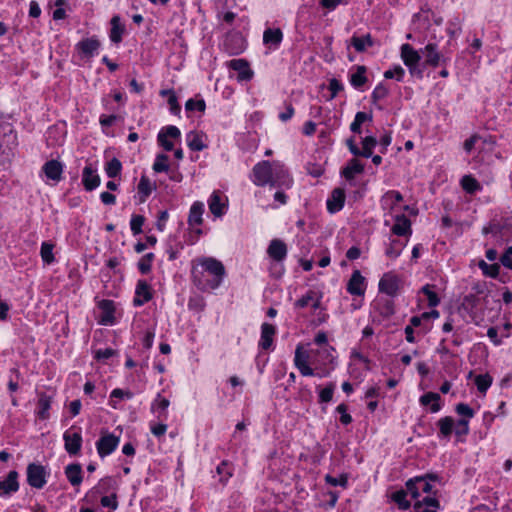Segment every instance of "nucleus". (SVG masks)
Here are the masks:
<instances>
[{
	"mask_svg": "<svg viewBox=\"0 0 512 512\" xmlns=\"http://www.w3.org/2000/svg\"><path fill=\"white\" fill-rule=\"evenodd\" d=\"M335 349L325 345L317 349H308L298 344L294 354V365L305 377H326L335 367Z\"/></svg>",
	"mask_w": 512,
	"mask_h": 512,
	"instance_id": "obj_1",
	"label": "nucleus"
},
{
	"mask_svg": "<svg viewBox=\"0 0 512 512\" xmlns=\"http://www.w3.org/2000/svg\"><path fill=\"white\" fill-rule=\"evenodd\" d=\"M226 275L221 261L213 257H200L192 261L191 276L194 284L203 291L217 289Z\"/></svg>",
	"mask_w": 512,
	"mask_h": 512,
	"instance_id": "obj_2",
	"label": "nucleus"
},
{
	"mask_svg": "<svg viewBox=\"0 0 512 512\" xmlns=\"http://www.w3.org/2000/svg\"><path fill=\"white\" fill-rule=\"evenodd\" d=\"M250 180L256 186H266L275 188H290L293 184V179L285 167L280 161H260L254 165Z\"/></svg>",
	"mask_w": 512,
	"mask_h": 512,
	"instance_id": "obj_3",
	"label": "nucleus"
},
{
	"mask_svg": "<svg viewBox=\"0 0 512 512\" xmlns=\"http://www.w3.org/2000/svg\"><path fill=\"white\" fill-rule=\"evenodd\" d=\"M380 205L386 217L402 214L409 210V206L403 203V196L399 191L389 190L380 199Z\"/></svg>",
	"mask_w": 512,
	"mask_h": 512,
	"instance_id": "obj_4",
	"label": "nucleus"
},
{
	"mask_svg": "<svg viewBox=\"0 0 512 512\" xmlns=\"http://www.w3.org/2000/svg\"><path fill=\"white\" fill-rule=\"evenodd\" d=\"M434 480H436V476L432 474L417 476L409 479L405 486L411 497L418 501L424 494L426 496H431L433 487L430 481Z\"/></svg>",
	"mask_w": 512,
	"mask_h": 512,
	"instance_id": "obj_5",
	"label": "nucleus"
},
{
	"mask_svg": "<svg viewBox=\"0 0 512 512\" xmlns=\"http://www.w3.org/2000/svg\"><path fill=\"white\" fill-rule=\"evenodd\" d=\"M16 145L17 136L12 129L8 131L0 130V167H5L11 163Z\"/></svg>",
	"mask_w": 512,
	"mask_h": 512,
	"instance_id": "obj_6",
	"label": "nucleus"
},
{
	"mask_svg": "<svg viewBox=\"0 0 512 512\" xmlns=\"http://www.w3.org/2000/svg\"><path fill=\"white\" fill-rule=\"evenodd\" d=\"M64 447L69 455L79 454L82 447L81 427L72 425L63 433Z\"/></svg>",
	"mask_w": 512,
	"mask_h": 512,
	"instance_id": "obj_7",
	"label": "nucleus"
},
{
	"mask_svg": "<svg viewBox=\"0 0 512 512\" xmlns=\"http://www.w3.org/2000/svg\"><path fill=\"white\" fill-rule=\"evenodd\" d=\"M391 220L393 223L391 224L390 219L386 218L384 221V224L386 226H390L392 234L399 236V237H406L407 239L412 234V227H411V221L405 216L404 213L402 214H395L393 217H391Z\"/></svg>",
	"mask_w": 512,
	"mask_h": 512,
	"instance_id": "obj_8",
	"label": "nucleus"
},
{
	"mask_svg": "<svg viewBox=\"0 0 512 512\" xmlns=\"http://www.w3.org/2000/svg\"><path fill=\"white\" fill-rule=\"evenodd\" d=\"M180 139L181 132L179 128L174 125L163 127L157 135V142L165 151H172L175 142L180 141Z\"/></svg>",
	"mask_w": 512,
	"mask_h": 512,
	"instance_id": "obj_9",
	"label": "nucleus"
},
{
	"mask_svg": "<svg viewBox=\"0 0 512 512\" xmlns=\"http://www.w3.org/2000/svg\"><path fill=\"white\" fill-rule=\"evenodd\" d=\"M97 309L99 315L97 322L104 326H112L116 323V305L114 301L108 299H102L97 302Z\"/></svg>",
	"mask_w": 512,
	"mask_h": 512,
	"instance_id": "obj_10",
	"label": "nucleus"
},
{
	"mask_svg": "<svg viewBox=\"0 0 512 512\" xmlns=\"http://www.w3.org/2000/svg\"><path fill=\"white\" fill-rule=\"evenodd\" d=\"M27 482L36 489H42L47 483L48 472L40 464L31 463L27 466Z\"/></svg>",
	"mask_w": 512,
	"mask_h": 512,
	"instance_id": "obj_11",
	"label": "nucleus"
},
{
	"mask_svg": "<svg viewBox=\"0 0 512 512\" xmlns=\"http://www.w3.org/2000/svg\"><path fill=\"white\" fill-rule=\"evenodd\" d=\"M120 439L109 432H102L99 440L96 442L98 455L104 458L110 455L119 445Z\"/></svg>",
	"mask_w": 512,
	"mask_h": 512,
	"instance_id": "obj_12",
	"label": "nucleus"
},
{
	"mask_svg": "<svg viewBox=\"0 0 512 512\" xmlns=\"http://www.w3.org/2000/svg\"><path fill=\"white\" fill-rule=\"evenodd\" d=\"M208 207L215 217L223 216L228 209L227 196L219 190L213 191L208 199Z\"/></svg>",
	"mask_w": 512,
	"mask_h": 512,
	"instance_id": "obj_13",
	"label": "nucleus"
},
{
	"mask_svg": "<svg viewBox=\"0 0 512 512\" xmlns=\"http://www.w3.org/2000/svg\"><path fill=\"white\" fill-rule=\"evenodd\" d=\"M400 287V278L393 272L385 273L379 281V291L395 296Z\"/></svg>",
	"mask_w": 512,
	"mask_h": 512,
	"instance_id": "obj_14",
	"label": "nucleus"
},
{
	"mask_svg": "<svg viewBox=\"0 0 512 512\" xmlns=\"http://www.w3.org/2000/svg\"><path fill=\"white\" fill-rule=\"evenodd\" d=\"M400 57L403 63L409 68L410 73L413 74L421 59L419 52L410 44L405 43L400 47Z\"/></svg>",
	"mask_w": 512,
	"mask_h": 512,
	"instance_id": "obj_15",
	"label": "nucleus"
},
{
	"mask_svg": "<svg viewBox=\"0 0 512 512\" xmlns=\"http://www.w3.org/2000/svg\"><path fill=\"white\" fill-rule=\"evenodd\" d=\"M48 181L58 183L62 179L64 165L58 160L47 161L41 169Z\"/></svg>",
	"mask_w": 512,
	"mask_h": 512,
	"instance_id": "obj_16",
	"label": "nucleus"
},
{
	"mask_svg": "<svg viewBox=\"0 0 512 512\" xmlns=\"http://www.w3.org/2000/svg\"><path fill=\"white\" fill-rule=\"evenodd\" d=\"M366 287V279L359 270H354L347 283V292L352 296H363Z\"/></svg>",
	"mask_w": 512,
	"mask_h": 512,
	"instance_id": "obj_17",
	"label": "nucleus"
},
{
	"mask_svg": "<svg viewBox=\"0 0 512 512\" xmlns=\"http://www.w3.org/2000/svg\"><path fill=\"white\" fill-rule=\"evenodd\" d=\"M19 474L16 471H10L4 478H0V496L7 497L19 490Z\"/></svg>",
	"mask_w": 512,
	"mask_h": 512,
	"instance_id": "obj_18",
	"label": "nucleus"
},
{
	"mask_svg": "<svg viewBox=\"0 0 512 512\" xmlns=\"http://www.w3.org/2000/svg\"><path fill=\"white\" fill-rule=\"evenodd\" d=\"M227 66L230 69L238 72L237 80L240 82L249 81L252 79V77L254 75L253 71L251 70V68L249 66V63L245 59L230 60L227 63Z\"/></svg>",
	"mask_w": 512,
	"mask_h": 512,
	"instance_id": "obj_19",
	"label": "nucleus"
},
{
	"mask_svg": "<svg viewBox=\"0 0 512 512\" xmlns=\"http://www.w3.org/2000/svg\"><path fill=\"white\" fill-rule=\"evenodd\" d=\"M204 213V204L200 201L194 202L189 211L188 215V224L191 228L195 229L198 234H201L202 231L199 228L203 223L202 215Z\"/></svg>",
	"mask_w": 512,
	"mask_h": 512,
	"instance_id": "obj_20",
	"label": "nucleus"
},
{
	"mask_svg": "<svg viewBox=\"0 0 512 512\" xmlns=\"http://www.w3.org/2000/svg\"><path fill=\"white\" fill-rule=\"evenodd\" d=\"M100 41L95 37L85 38L79 41L75 48L83 57L91 58L97 54Z\"/></svg>",
	"mask_w": 512,
	"mask_h": 512,
	"instance_id": "obj_21",
	"label": "nucleus"
},
{
	"mask_svg": "<svg viewBox=\"0 0 512 512\" xmlns=\"http://www.w3.org/2000/svg\"><path fill=\"white\" fill-rule=\"evenodd\" d=\"M151 298V286L145 280H139L136 285L135 297L133 299L134 306L140 307L150 301Z\"/></svg>",
	"mask_w": 512,
	"mask_h": 512,
	"instance_id": "obj_22",
	"label": "nucleus"
},
{
	"mask_svg": "<svg viewBox=\"0 0 512 512\" xmlns=\"http://www.w3.org/2000/svg\"><path fill=\"white\" fill-rule=\"evenodd\" d=\"M364 172V165L357 158H352L341 170V176L346 181L352 183L356 176L361 175Z\"/></svg>",
	"mask_w": 512,
	"mask_h": 512,
	"instance_id": "obj_23",
	"label": "nucleus"
},
{
	"mask_svg": "<svg viewBox=\"0 0 512 512\" xmlns=\"http://www.w3.org/2000/svg\"><path fill=\"white\" fill-rule=\"evenodd\" d=\"M276 331V327L272 324L265 322L261 325V335L258 343L260 349L269 350L272 348Z\"/></svg>",
	"mask_w": 512,
	"mask_h": 512,
	"instance_id": "obj_24",
	"label": "nucleus"
},
{
	"mask_svg": "<svg viewBox=\"0 0 512 512\" xmlns=\"http://www.w3.org/2000/svg\"><path fill=\"white\" fill-rule=\"evenodd\" d=\"M82 183L87 191H92L100 185V177L97 173V169L92 165L84 167L82 172Z\"/></svg>",
	"mask_w": 512,
	"mask_h": 512,
	"instance_id": "obj_25",
	"label": "nucleus"
},
{
	"mask_svg": "<svg viewBox=\"0 0 512 512\" xmlns=\"http://www.w3.org/2000/svg\"><path fill=\"white\" fill-rule=\"evenodd\" d=\"M188 147L193 151H202L207 148V136L201 131H190L186 134Z\"/></svg>",
	"mask_w": 512,
	"mask_h": 512,
	"instance_id": "obj_26",
	"label": "nucleus"
},
{
	"mask_svg": "<svg viewBox=\"0 0 512 512\" xmlns=\"http://www.w3.org/2000/svg\"><path fill=\"white\" fill-rule=\"evenodd\" d=\"M282 40L283 33L279 28H267L263 33V43L269 49H278Z\"/></svg>",
	"mask_w": 512,
	"mask_h": 512,
	"instance_id": "obj_27",
	"label": "nucleus"
},
{
	"mask_svg": "<svg viewBox=\"0 0 512 512\" xmlns=\"http://www.w3.org/2000/svg\"><path fill=\"white\" fill-rule=\"evenodd\" d=\"M269 257L277 262L283 261L287 256V246L280 239H273L267 249Z\"/></svg>",
	"mask_w": 512,
	"mask_h": 512,
	"instance_id": "obj_28",
	"label": "nucleus"
},
{
	"mask_svg": "<svg viewBox=\"0 0 512 512\" xmlns=\"http://www.w3.org/2000/svg\"><path fill=\"white\" fill-rule=\"evenodd\" d=\"M345 203V191L342 188H336L327 199V209L330 213L340 211Z\"/></svg>",
	"mask_w": 512,
	"mask_h": 512,
	"instance_id": "obj_29",
	"label": "nucleus"
},
{
	"mask_svg": "<svg viewBox=\"0 0 512 512\" xmlns=\"http://www.w3.org/2000/svg\"><path fill=\"white\" fill-rule=\"evenodd\" d=\"M51 403V396L45 393H40L38 395L37 408L35 411L37 418L41 420H47L50 417L49 410L51 407Z\"/></svg>",
	"mask_w": 512,
	"mask_h": 512,
	"instance_id": "obj_30",
	"label": "nucleus"
},
{
	"mask_svg": "<svg viewBox=\"0 0 512 512\" xmlns=\"http://www.w3.org/2000/svg\"><path fill=\"white\" fill-rule=\"evenodd\" d=\"M419 402L422 406H428L431 413H437L441 410V397L438 393L427 392L423 394Z\"/></svg>",
	"mask_w": 512,
	"mask_h": 512,
	"instance_id": "obj_31",
	"label": "nucleus"
},
{
	"mask_svg": "<svg viewBox=\"0 0 512 512\" xmlns=\"http://www.w3.org/2000/svg\"><path fill=\"white\" fill-rule=\"evenodd\" d=\"M65 475L69 483L74 487H79L83 481V471L80 464H69L65 467Z\"/></svg>",
	"mask_w": 512,
	"mask_h": 512,
	"instance_id": "obj_32",
	"label": "nucleus"
},
{
	"mask_svg": "<svg viewBox=\"0 0 512 512\" xmlns=\"http://www.w3.org/2000/svg\"><path fill=\"white\" fill-rule=\"evenodd\" d=\"M170 405V401L163 397L161 394H157L156 398L151 404V411L157 414L158 419L166 420L168 413L167 409Z\"/></svg>",
	"mask_w": 512,
	"mask_h": 512,
	"instance_id": "obj_33",
	"label": "nucleus"
},
{
	"mask_svg": "<svg viewBox=\"0 0 512 512\" xmlns=\"http://www.w3.org/2000/svg\"><path fill=\"white\" fill-rule=\"evenodd\" d=\"M155 189V183H153L147 176H141L137 186L139 202L144 203Z\"/></svg>",
	"mask_w": 512,
	"mask_h": 512,
	"instance_id": "obj_34",
	"label": "nucleus"
},
{
	"mask_svg": "<svg viewBox=\"0 0 512 512\" xmlns=\"http://www.w3.org/2000/svg\"><path fill=\"white\" fill-rule=\"evenodd\" d=\"M111 29L109 32V38L113 43H120L122 41L123 34L125 32V25L122 24L121 18L115 15L110 21Z\"/></svg>",
	"mask_w": 512,
	"mask_h": 512,
	"instance_id": "obj_35",
	"label": "nucleus"
},
{
	"mask_svg": "<svg viewBox=\"0 0 512 512\" xmlns=\"http://www.w3.org/2000/svg\"><path fill=\"white\" fill-rule=\"evenodd\" d=\"M425 56V63L432 67H437L441 60V54L438 51V47L435 43L427 44L422 50Z\"/></svg>",
	"mask_w": 512,
	"mask_h": 512,
	"instance_id": "obj_36",
	"label": "nucleus"
},
{
	"mask_svg": "<svg viewBox=\"0 0 512 512\" xmlns=\"http://www.w3.org/2000/svg\"><path fill=\"white\" fill-rule=\"evenodd\" d=\"M439 501L433 496H424L414 504V509L421 512H437Z\"/></svg>",
	"mask_w": 512,
	"mask_h": 512,
	"instance_id": "obj_37",
	"label": "nucleus"
},
{
	"mask_svg": "<svg viewBox=\"0 0 512 512\" xmlns=\"http://www.w3.org/2000/svg\"><path fill=\"white\" fill-rule=\"evenodd\" d=\"M408 243V239L405 241L392 239L390 240L389 246L386 248L385 254L388 258L395 260L398 258Z\"/></svg>",
	"mask_w": 512,
	"mask_h": 512,
	"instance_id": "obj_38",
	"label": "nucleus"
},
{
	"mask_svg": "<svg viewBox=\"0 0 512 512\" xmlns=\"http://www.w3.org/2000/svg\"><path fill=\"white\" fill-rule=\"evenodd\" d=\"M320 304L319 297L317 296L316 292L314 291H308L304 296H302L300 299H298L295 302V306L298 308H305V307H312L314 309L318 308Z\"/></svg>",
	"mask_w": 512,
	"mask_h": 512,
	"instance_id": "obj_39",
	"label": "nucleus"
},
{
	"mask_svg": "<svg viewBox=\"0 0 512 512\" xmlns=\"http://www.w3.org/2000/svg\"><path fill=\"white\" fill-rule=\"evenodd\" d=\"M350 42L357 52H364L374 44L370 34H366L364 36L353 35Z\"/></svg>",
	"mask_w": 512,
	"mask_h": 512,
	"instance_id": "obj_40",
	"label": "nucleus"
},
{
	"mask_svg": "<svg viewBox=\"0 0 512 512\" xmlns=\"http://www.w3.org/2000/svg\"><path fill=\"white\" fill-rule=\"evenodd\" d=\"M367 82L366 67L357 66L355 71L350 74V84L358 89L361 88Z\"/></svg>",
	"mask_w": 512,
	"mask_h": 512,
	"instance_id": "obj_41",
	"label": "nucleus"
},
{
	"mask_svg": "<svg viewBox=\"0 0 512 512\" xmlns=\"http://www.w3.org/2000/svg\"><path fill=\"white\" fill-rule=\"evenodd\" d=\"M439 436L449 438L454 429V419L450 416L442 417L438 420Z\"/></svg>",
	"mask_w": 512,
	"mask_h": 512,
	"instance_id": "obj_42",
	"label": "nucleus"
},
{
	"mask_svg": "<svg viewBox=\"0 0 512 512\" xmlns=\"http://www.w3.org/2000/svg\"><path fill=\"white\" fill-rule=\"evenodd\" d=\"M408 494V491L400 489L391 493L390 498L398 506L399 509L407 510L411 506L410 501L407 499Z\"/></svg>",
	"mask_w": 512,
	"mask_h": 512,
	"instance_id": "obj_43",
	"label": "nucleus"
},
{
	"mask_svg": "<svg viewBox=\"0 0 512 512\" xmlns=\"http://www.w3.org/2000/svg\"><path fill=\"white\" fill-rule=\"evenodd\" d=\"M160 95L162 97L167 98V103L169 105L171 113H173L174 115H178L180 113L181 107L178 103V99L175 92L172 89H166L161 90Z\"/></svg>",
	"mask_w": 512,
	"mask_h": 512,
	"instance_id": "obj_44",
	"label": "nucleus"
},
{
	"mask_svg": "<svg viewBox=\"0 0 512 512\" xmlns=\"http://www.w3.org/2000/svg\"><path fill=\"white\" fill-rule=\"evenodd\" d=\"M461 187L469 194H474L482 189L480 183L471 175H465L460 181Z\"/></svg>",
	"mask_w": 512,
	"mask_h": 512,
	"instance_id": "obj_45",
	"label": "nucleus"
},
{
	"mask_svg": "<svg viewBox=\"0 0 512 512\" xmlns=\"http://www.w3.org/2000/svg\"><path fill=\"white\" fill-rule=\"evenodd\" d=\"M54 247L55 245L50 241H45L41 244L40 256L42 261L47 265H50L55 261L53 254Z\"/></svg>",
	"mask_w": 512,
	"mask_h": 512,
	"instance_id": "obj_46",
	"label": "nucleus"
},
{
	"mask_svg": "<svg viewBox=\"0 0 512 512\" xmlns=\"http://www.w3.org/2000/svg\"><path fill=\"white\" fill-rule=\"evenodd\" d=\"M377 145V140L373 136H366L362 140V149H360L359 156L369 158L373 154V150Z\"/></svg>",
	"mask_w": 512,
	"mask_h": 512,
	"instance_id": "obj_47",
	"label": "nucleus"
},
{
	"mask_svg": "<svg viewBox=\"0 0 512 512\" xmlns=\"http://www.w3.org/2000/svg\"><path fill=\"white\" fill-rule=\"evenodd\" d=\"M217 474L220 476V482L226 484L233 475V469L230 463L222 461L216 468Z\"/></svg>",
	"mask_w": 512,
	"mask_h": 512,
	"instance_id": "obj_48",
	"label": "nucleus"
},
{
	"mask_svg": "<svg viewBox=\"0 0 512 512\" xmlns=\"http://www.w3.org/2000/svg\"><path fill=\"white\" fill-rule=\"evenodd\" d=\"M372 117L366 112H357L353 122L350 125V130L353 133H361V126L366 121H371Z\"/></svg>",
	"mask_w": 512,
	"mask_h": 512,
	"instance_id": "obj_49",
	"label": "nucleus"
},
{
	"mask_svg": "<svg viewBox=\"0 0 512 512\" xmlns=\"http://www.w3.org/2000/svg\"><path fill=\"white\" fill-rule=\"evenodd\" d=\"M474 382L478 391L484 394L492 384V377L489 374H480L475 377Z\"/></svg>",
	"mask_w": 512,
	"mask_h": 512,
	"instance_id": "obj_50",
	"label": "nucleus"
},
{
	"mask_svg": "<svg viewBox=\"0 0 512 512\" xmlns=\"http://www.w3.org/2000/svg\"><path fill=\"white\" fill-rule=\"evenodd\" d=\"M432 288L433 286L427 284L422 287L421 293L425 295L429 307H436L440 303V299Z\"/></svg>",
	"mask_w": 512,
	"mask_h": 512,
	"instance_id": "obj_51",
	"label": "nucleus"
},
{
	"mask_svg": "<svg viewBox=\"0 0 512 512\" xmlns=\"http://www.w3.org/2000/svg\"><path fill=\"white\" fill-rule=\"evenodd\" d=\"M122 170V164L117 158H112L105 165V172L108 177L114 178L120 174Z\"/></svg>",
	"mask_w": 512,
	"mask_h": 512,
	"instance_id": "obj_52",
	"label": "nucleus"
},
{
	"mask_svg": "<svg viewBox=\"0 0 512 512\" xmlns=\"http://www.w3.org/2000/svg\"><path fill=\"white\" fill-rule=\"evenodd\" d=\"M469 421L468 419H460L457 422L454 421V433L459 438L462 439L463 437L467 436L469 434Z\"/></svg>",
	"mask_w": 512,
	"mask_h": 512,
	"instance_id": "obj_53",
	"label": "nucleus"
},
{
	"mask_svg": "<svg viewBox=\"0 0 512 512\" xmlns=\"http://www.w3.org/2000/svg\"><path fill=\"white\" fill-rule=\"evenodd\" d=\"M168 160H169V158L166 154H158L155 158L152 169L156 173L168 171V168H169Z\"/></svg>",
	"mask_w": 512,
	"mask_h": 512,
	"instance_id": "obj_54",
	"label": "nucleus"
},
{
	"mask_svg": "<svg viewBox=\"0 0 512 512\" xmlns=\"http://www.w3.org/2000/svg\"><path fill=\"white\" fill-rule=\"evenodd\" d=\"M479 267L482 270L483 274L489 276L491 278H496L499 275L500 266L496 263L487 264L485 261H480Z\"/></svg>",
	"mask_w": 512,
	"mask_h": 512,
	"instance_id": "obj_55",
	"label": "nucleus"
},
{
	"mask_svg": "<svg viewBox=\"0 0 512 512\" xmlns=\"http://www.w3.org/2000/svg\"><path fill=\"white\" fill-rule=\"evenodd\" d=\"M100 502L102 507L109 508L113 511L118 508V499L116 492H111L109 495H103L101 497Z\"/></svg>",
	"mask_w": 512,
	"mask_h": 512,
	"instance_id": "obj_56",
	"label": "nucleus"
},
{
	"mask_svg": "<svg viewBox=\"0 0 512 512\" xmlns=\"http://www.w3.org/2000/svg\"><path fill=\"white\" fill-rule=\"evenodd\" d=\"M405 75V70L400 65H395L391 69L384 72L386 79H396L402 81Z\"/></svg>",
	"mask_w": 512,
	"mask_h": 512,
	"instance_id": "obj_57",
	"label": "nucleus"
},
{
	"mask_svg": "<svg viewBox=\"0 0 512 512\" xmlns=\"http://www.w3.org/2000/svg\"><path fill=\"white\" fill-rule=\"evenodd\" d=\"M145 222V218L142 215L134 214L130 220V228L133 235H138L142 232V226Z\"/></svg>",
	"mask_w": 512,
	"mask_h": 512,
	"instance_id": "obj_58",
	"label": "nucleus"
},
{
	"mask_svg": "<svg viewBox=\"0 0 512 512\" xmlns=\"http://www.w3.org/2000/svg\"><path fill=\"white\" fill-rule=\"evenodd\" d=\"M187 111H199L204 112L206 108L205 101L203 99H189L185 104Z\"/></svg>",
	"mask_w": 512,
	"mask_h": 512,
	"instance_id": "obj_59",
	"label": "nucleus"
},
{
	"mask_svg": "<svg viewBox=\"0 0 512 512\" xmlns=\"http://www.w3.org/2000/svg\"><path fill=\"white\" fill-rule=\"evenodd\" d=\"M455 411L458 415L462 416V419H468V421L474 417L473 409L464 403H459L455 407Z\"/></svg>",
	"mask_w": 512,
	"mask_h": 512,
	"instance_id": "obj_60",
	"label": "nucleus"
},
{
	"mask_svg": "<svg viewBox=\"0 0 512 512\" xmlns=\"http://www.w3.org/2000/svg\"><path fill=\"white\" fill-rule=\"evenodd\" d=\"M149 428L151 433L157 438L164 436L167 431V425L161 422L151 421L149 423Z\"/></svg>",
	"mask_w": 512,
	"mask_h": 512,
	"instance_id": "obj_61",
	"label": "nucleus"
},
{
	"mask_svg": "<svg viewBox=\"0 0 512 512\" xmlns=\"http://www.w3.org/2000/svg\"><path fill=\"white\" fill-rule=\"evenodd\" d=\"M334 384H329L319 392V401L322 403H328L332 400L334 394Z\"/></svg>",
	"mask_w": 512,
	"mask_h": 512,
	"instance_id": "obj_62",
	"label": "nucleus"
},
{
	"mask_svg": "<svg viewBox=\"0 0 512 512\" xmlns=\"http://www.w3.org/2000/svg\"><path fill=\"white\" fill-rule=\"evenodd\" d=\"M388 94L389 89L383 84H378L372 92V99L375 102L381 101L386 98Z\"/></svg>",
	"mask_w": 512,
	"mask_h": 512,
	"instance_id": "obj_63",
	"label": "nucleus"
},
{
	"mask_svg": "<svg viewBox=\"0 0 512 512\" xmlns=\"http://www.w3.org/2000/svg\"><path fill=\"white\" fill-rule=\"evenodd\" d=\"M501 264L512 270V246L506 248L504 254L500 258Z\"/></svg>",
	"mask_w": 512,
	"mask_h": 512,
	"instance_id": "obj_64",
	"label": "nucleus"
}]
</instances>
